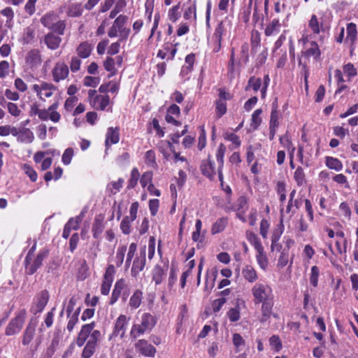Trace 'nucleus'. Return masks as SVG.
Here are the masks:
<instances>
[{
  "instance_id": "c756f323",
  "label": "nucleus",
  "mask_w": 358,
  "mask_h": 358,
  "mask_svg": "<svg viewBox=\"0 0 358 358\" xmlns=\"http://www.w3.org/2000/svg\"><path fill=\"white\" fill-rule=\"evenodd\" d=\"M143 292L141 290H136L129 299V306L131 309H137L141 304Z\"/></svg>"
},
{
  "instance_id": "ddd939ff",
  "label": "nucleus",
  "mask_w": 358,
  "mask_h": 358,
  "mask_svg": "<svg viewBox=\"0 0 358 358\" xmlns=\"http://www.w3.org/2000/svg\"><path fill=\"white\" fill-rule=\"evenodd\" d=\"M225 31L226 29L222 22H220L215 27V31L212 36L213 52H217L220 51L222 45V36Z\"/></svg>"
},
{
  "instance_id": "a19ab883",
  "label": "nucleus",
  "mask_w": 358,
  "mask_h": 358,
  "mask_svg": "<svg viewBox=\"0 0 358 358\" xmlns=\"http://www.w3.org/2000/svg\"><path fill=\"white\" fill-rule=\"evenodd\" d=\"M294 178L298 186L304 185L306 183V176L301 166H298L294 173Z\"/></svg>"
},
{
  "instance_id": "6e6552de",
  "label": "nucleus",
  "mask_w": 358,
  "mask_h": 358,
  "mask_svg": "<svg viewBox=\"0 0 358 358\" xmlns=\"http://www.w3.org/2000/svg\"><path fill=\"white\" fill-rule=\"evenodd\" d=\"M41 63V53L38 49L30 50L24 57V68L29 72H35L40 67Z\"/></svg>"
},
{
  "instance_id": "e433bc0d",
  "label": "nucleus",
  "mask_w": 358,
  "mask_h": 358,
  "mask_svg": "<svg viewBox=\"0 0 358 358\" xmlns=\"http://www.w3.org/2000/svg\"><path fill=\"white\" fill-rule=\"evenodd\" d=\"M34 136L33 132L27 128L20 129L17 140L22 143H30L33 141Z\"/></svg>"
},
{
  "instance_id": "2f4dec72",
  "label": "nucleus",
  "mask_w": 358,
  "mask_h": 358,
  "mask_svg": "<svg viewBox=\"0 0 358 358\" xmlns=\"http://www.w3.org/2000/svg\"><path fill=\"white\" fill-rule=\"evenodd\" d=\"M83 7L81 3H71L69 6L66 14L69 17H76L83 14Z\"/></svg>"
},
{
  "instance_id": "4468645a",
  "label": "nucleus",
  "mask_w": 358,
  "mask_h": 358,
  "mask_svg": "<svg viewBox=\"0 0 358 358\" xmlns=\"http://www.w3.org/2000/svg\"><path fill=\"white\" fill-rule=\"evenodd\" d=\"M37 324L36 320H29L22 334V343L23 345H28L31 342L36 334Z\"/></svg>"
},
{
  "instance_id": "423d86ee",
  "label": "nucleus",
  "mask_w": 358,
  "mask_h": 358,
  "mask_svg": "<svg viewBox=\"0 0 358 358\" xmlns=\"http://www.w3.org/2000/svg\"><path fill=\"white\" fill-rule=\"evenodd\" d=\"M48 254L49 250L44 248L40 250L36 257H25V273L28 275H33L42 265L43 261L48 256Z\"/></svg>"
},
{
  "instance_id": "aec40b11",
  "label": "nucleus",
  "mask_w": 358,
  "mask_h": 358,
  "mask_svg": "<svg viewBox=\"0 0 358 358\" xmlns=\"http://www.w3.org/2000/svg\"><path fill=\"white\" fill-rule=\"evenodd\" d=\"M226 151L225 146L221 143L219 145L218 148L216 152V159L217 162L218 163V169H217V174L219 180L220 181L221 184L223 183L224 180V176L222 173V168L224 166V157Z\"/></svg>"
},
{
  "instance_id": "603ef678",
  "label": "nucleus",
  "mask_w": 358,
  "mask_h": 358,
  "mask_svg": "<svg viewBox=\"0 0 358 358\" xmlns=\"http://www.w3.org/2000/svg\"><path fill=\"white\" fill-rule=\"evenodd\" d=\"M127 5L125 0H117L114 8L110 13V18L113 19L119 13L122 11Z\"/></svg>"
},
{
  "instance_id": "864d4df0",
  "label": "nucleus",
  "mask_w": 358,
  "mask_h": 358,
  "mask_svg": "<svg viewBox=\"0 0 358 358\" xmlns=\"http://www.w3.org/2000/svg\"><path fill=\"white\" fill-rule=\"evenodd\" d=\"M278 117H279V113H278L277 106H273L271 113L270 122H269L270 127H275V128L278 127V126H279Z\"/></svg>"
},
{
  "instance_id": "4c0bfd02",
  "label": "nucleus",
  "mask_w": 358,
  "mask_h": 358,
  "mask_svg": "<svg viewBox=\"0 0 358 358\" xmlns=\"http://www.w3.org/2000/svg\"><path fill=\"white\" fill-rule=\"evenodd\" d=\"M228 223L227 217L218 219L212 226L211 232L213 234H218L222 231Z\"/></svg>"
},
{
  "instance_id": "f3484780",
  "label": "nucleus",
  "mask_w": 358,
  "mask_h": 358,
  "mask_svg": "<svg viewBox=\"0 0 358 358\" xmlns=\"http://www.w3.org/2000/svg\"><path fill=\"white\" fill-rule=\"evenodd\" d=\"M200 170L201 173L210 180H213L215 179L216 175L215 163L210 159V156H208L207 159L203 160L201 162Z\"/></svg>"
},
{
  "instance_id": "412c9836",
  "label": "nucleus",
  "mask_w": 358,
  "mask_h": 358,
  "mask_svg": "<svg viewBox=\"0 0 358 358\" xmlns=\"http://www.w3.org/2000/svg\"><path fill=\"white\" fill-rule=\"evenodd\" d=\"M105 229L104 217L101 215H97L94 221L92 232L94 238H99Z\"/></svg>"
},
{
  "instance_id": "c03bdc74",
  "label": "nucleus",
  "mask_w": 358,
  "mask_h": 358,
  "mask_svg": "<svg viewBox=\"0 0 358 358\" xmlns=\"http://www.w3.org/2000/svg\"><path fill=\"white\" fill-rule=\"evenodd\" d=\"M145 163L150 167L156 168V156L155 152L152 150H150L145 153Z\"/></svg>"
},
{
  "instance_id": "7ed1b4c3",
  "label": "nucleus",
  "mask_w": 358,
  "mask_h": 358,
  "mask_svg": "<svg viewBox=\"0 0 358 358\" xmlns=\"http://www.w3.org/2000/svg\"><path fill=\"white\" fill-rule=\"evenodd\" d=\"M308 27L312 32L311 34H303L301 41L303 44L308 43L310 39L315 38V36H320V41H323L324 39V34L329 29V26L326 24L325 20L323 17H319L316 14H312L308 21Z\"/></svg>"
},
{
  "instance_id": "79ce46f5",
  "label": "nucleus",
  "mask_w": 358,
  "mask_h": 358,
  "mask_svg": "<svg viewBox=\"0 0 358 358\" xmlns=\"http://www.w3.org/2000/svg\"><path fill=\"white\" fill-rule=\"evenodd\" d=\"M140 173L137 168L134 167L132 169L131 171V176L128 181L127 188L133 189L134 188L139 180Z\"/></svg>"
},
{
  "instance_id": "052dcab7",
  "label": "nucleus",
  "mask_w": 358,
  "mask_h": 358,
  "mask_svg": "<svg viewBox=\"0 0 358 358\" xmlns=\"http://www.w3.org/2000/svg\"><path fill=\"white\" fill-rule=\"evenodd\" d=\"M66 27V23L64 20H58L53 24L50 29L59 35H63Z\"/></svg>"
},
{
  "instance_id": "bb28decb",
  "label": "nucleus",
  "mask_w": 358,
  "mask_h": 358,
  "mask_svg": "<svg viewBox=\"0 0 358 358\" xmlns=\"http://www.w3.org/2000/svg\"><path fill=\"white\" fill-rule=\"evenodd\" d=\"M346 30L347 36L345 38V42L352 45L355 43L357 36L356 24L353 22L348 23L347 24Z\"/></svg>"
},
{
  "instance_id": "9b49d317",
  "label": "nucleus",
  "mask_w": 358,
  "mask_h": 358,
  "mask_svg": "<svg viewBox=\"0 0 358 358\" xmlns=\"http://www.w3.org/2000/svg\"><path fill=\"white\" fill-rule=\"evenodd\" d=\"M49 300V293L47 290H42L34 298L31 308V312L36 315L43 310Z\"/></svg>"
},
{
  "instance_id": "1a4fd4ad",
  "label": "nucleus",
  "mask_w": 358,
  "mask_h": 358,
  "mask_svg": "<svg viewBox=\"0 0 358 358\" xmlns=\"http://www.w3.org/2000/svg\"><path fill=\"white\" fill-rule=\"evenodd\" d=\"M26 314V310L22 309L10 321L5 330L6 336H13L20 331L24 323Z\"/></svg>"
},
{
  "instance_id": "b1692460",
  "label": "nucleus",
  "mask_w": 358,
  "mask_h": 358,
  "mask_svg": "<svg viewBox=\"0 0 358 358\" xmlns=\"http://www.w3.org/2000/svg\"><path fill=\"white\" fill-rule=\"evenodd\" d=\"M44 42L50 50L57 49L62 42V38L52 33H48L44 37Z\"/></svg>"
},
{
  "instance_id": "c85d7f7f",
  "label": "nucleus",
  "mask_w": 358,
  "mask_h": 358,
  "mask_svg": "<svg viewBox=\"0 0 358 358\" xmlns=\"http://www.w3.org/2000/svg\"><path fill=\"white\" fill-rule=\"evenodd\" d=\"M248 241L254 247L255 250L263 248V245L258 236L252 231H247L245 233Z\"/></svg>"
},
{
  "instance_id": "e2e57ef3",
  "label": "nucleus",
  "mask_w": 358,
  "mask_h": 358,
  "mask_svg": "<svg viewBox=\"0 0 358 358\" xmlns=\"http://www.w3.org/2000/svg\"><path fill=\"white\" fill-rule=\"evenodd\" d=\"M83 215H80L75 218H71L65 224L71 230H77L79 228L80 223L83 220Z\"/></svg>"
},
{
  "instance_id": "4be33fe9",
  "label": "nucleus",
  "mask_w": 358,
  "mask_h": 358,
  "mask_svg": "<svg viewBox=\"0 0 358 358\" xmlns=\"http://www.w3.org/2000/svg\"><path fill=\"white\" fill-rule=\"evenodd\" d=\"M280 20L278 18H273L266 24L264 34L266 36H275L280 32Z\"/></svg>"
},
{
  "instance_id": "58836bf2",
  "label": "nucleus",
  "mask_w": 358,
  "mask_h": 358,
  "mask_svg": "<svg viewBox=\"0 0 358 358\" xmlns=\"http://www.w3.org/2000/svg\"><path fill=\"white\" fill-rule=\"evenodd\" d=\"M127 249V248L126 245H120L117 248L115 256L114 257V262L116 266L120 267L122 266L124 262Z\"/></svg>"
},
{
  "instance_id": "c9c22d12",
  "label": "nucleus",
  "mask_w": 358,
  "mask_h": 358,
  "mask_svg": "<svg viewBox=\"0 0 358 358\" xmlns=\"http://www.w3.org/2000/svg\"><path fill=\"white\" fill-rule=\"evenodd\" d=\"M262 85V80L260 78L252 76L249 78L248 85H246L245 90L248 91L252 89L254 92H257L260 90Z\"/></svg>"
},
{
  "instance_id": "393cba45",
  "label": "nucleus",
  "mask_w": 358,
  "mask_h": 358,
  "mask_svg": "<svg viewBox=\"0 0 358 358\" xmlns=\"http://www.w3.org/2000/svg\"><path fill=\"white\" fill-rule=\"evenodd\" d=\"M302 53L306 57H313L315 59H318L321 55L318 44L313 41L310 43V47Z\"/></svg>"
},
{
  "instance_id": "a878e982",
  "label": "nucleus",
  "mask_w": 358,
  "mask_h": 358,
  "mask_svg": "<svg viewBox=\"0 0 358 358\" xmlns=\"http://www.w3.org/2000/svg\"><path fill=\"white\" fill-rule=\"evenodd\" d=\"M243 278L249 282H255L258 279L256 270L250 265H246L242 271Z\"/></svg>"
},
{
  "instance_id": "5701e85b",
  "label": "nucleus",
  "mask_w": 358,
  "mask_h": 358,
  "mask_svg": "<svg viewBox=\"0 0 358 358\" xmlns=\"http://www.w3.org/2000/svg\"><path fill=\"white\" fill-rule=\"evenodd\" d=\"M93 50V45L87 41L80 43L76 48L78 57L86 59L90 57Z\"/></svg>"
},
{
  "instance_id": "774afa93",
  "label": "nucleus",
  "mask_w": 358,
  "mask_h": 358,
  "mask_svg": "<svg viewBox=\"0 0 358 358\" xmlns=\"http://www.w3.org/2000/svg\"><path fill=\"white\" fill-rule=\"evenodd\" d=\"M100 83V78L99 77L94 76H85L83 80L84 85L87 87H96Z\"/></svg>"
},
{
  "instance_id": "6e6d98bb",
  "label": "nucleus",
  "mask_w": 358,
  "mask_h": 358,
  "mask_svg": "<svg viewBox=\"0 0 358 358\" xmlns=\"http://www.w3.org/2000/svg\"><path fill=\"white\" fill-rule=\"evenodd\" d=\"M123 182L124 180L122 178H119L117 181H113L110 182L107 186V189L110 192L111 194H115L120 190Z\"/></svg>"
},
{
  "instance_id": "ea45409f",
  "label": "nucleus",
  "mask_w": 358,
  "mask_h": 358,
  "mask_svg": "<svg viewBox=\"0 0 358 358\" xmlns=\"http://www.w3.org/2000/svg\"><path fill=\"white\" fill-rule=\"evenodd\" d=\"M326 165L331 169H334L336 171H340L343 169L342 162L337 158L332 157H326Z\"/></svg>"
},
{
  "instance_id": "13d9d810",
  "label": "nucleus",
  "mask_w": 358,
  "mask_h": 358,
  "mask_svg": "<svg viewBox=\"0 0 358 358\" xmlns=\"http://www.w3.org/2000/svg\"><path fill=\"white\" fill-rule=\"evenodd\" d=\"M284 227L282 224V222L281 221L280 224L278 225V227L275 229L272 233L271 236V242H273V244L275 245V243L278 242L281 235L283 233Z\"/></svg>"
},
{
  "instance_id": "bf43d9fd",
  "label": "nucleus",
  "mask_w": 358,
  "mask_h": 358,
  "mask_svg": "<svg viewBox=\"0 0 358 358\" xmlns=\"http://www.w3.org/2000/svg\"><path fill=\"white\" fill-rule=\"evenodd\" d=\"M153 174L152 171H145L144 172L141 178H139L140 183L143 187H145L147 185H149L152 183Z\"/></svg>"
},
{
  "instance_id": "20e7f679",
  "label": "nucleus",
  "mask_w": 358,
  "mask_h": 358,
  "mask_svg": "<svg viewBox=\"0 0 358 358\" xmlns=\"http://www.w3.org/2000/svg\"><path fill=\"white\" fill-rule=\"evenodd\" d=\"M128 20V17L124 15H120L113 22L112 26L108 31V36L110 38L119 36L120 41H125L128 38L130 29L124 27Z\"/></svg>"
},
{
  "instance_id": "5fc2aeb1",
  "label": "nucleus",
  "mask_w": 358,
  "mask_h": 358,
  "mask_svg": "<svg viewBox=\"0 0 358 358\" xmlns=\"http://www.w3.org/2000/svg\"><path fill=\"white\" fill-rule=\"evenodd\" d=\"M262 113V110L259 108L255 110L252 114L251 117V126L254 129H257L262 122L261 114Z\"/></svg>"
},
{
  "instance_id": "f8f14e48",
  "label": "nucleus",
  "mask_w": 358,
  "mask_h": 358,
  "mask_svg": "<svg viewBox=\"0 0 358 358\" xmlns=\"http://www.w3.org/2000/svg\"><path fill=\"white\" fill-rule=\"evenodd\" d=\"M69 73V66L64 62H57L52 70V79L55 83L66 79Z\"/></svg>"
},
{
  "instance_id": "39448f33",
  "label": "nucleus",
  "mask_w": 358,
  "mask_h": 358,
  "mask_svg": "<svg viewBox=\"0 0 358 358\" xmlns=\"http://www.w3.org/2000/svg\"><path fill=\"white\" fill-rule=\"evenodd\" d=\"M88 99L91 106L101 110L112 111V103L110 101V96L108 94H96V91L90 90L88 92Z\"/></svg>"
},
{
  "instance_id": "680f3d73",
  "label": "nucleus",
  "mask_w": 358,
  "mask_h": 358,
  "mask_svg": "<svg viewBox=\"0 0 358 358\" xmlns=\"http://www.w3.org/2000/svg\"><path fill=\"white\" fill-rule=\"evenodd\" d=\"M145 331V329L140 324H134L130 331V336L131 338H136L137 337L143 335Z\"/></svg>"
},
{
  "instance_id": "69168bd1",
  "label": "nucleus",
  "mask_w": 358,
  "mask_h": 358,
  "mask_svg": "<svg viewBox=\"0 0 358 358\" xmlns=\"http://www.w3.org/2000/svg\"><path fill=\"white\" fill-rule=\"evenodd\" d=\"M289 262V252L288 250L284 249L279 257L278 261V267L279 268H283L285 267Z\"/></svg>"
},
{
  "instance_id": "338daca9",
  "label": "nucleus",
  "mask_w": 358,
  "mask_h": 358,
  "mask_svg": "<svg viewBox=\"0 0 358 358\" xmlns=\"http://www.w3.org/2000/svg\"><path fill=\"white\" fill-rule=\"evenodd\" d=\"M22 169L32 182L36 181L38 178L37 173L31 166L28 164H24Z\"/></svg>"
},
{
  "instance_id": "9d476101",
  "label": "nucleus",
  "mask_w": 358,
  "mask_h": 358,
  "mask_svg": "<svg viewBox=\"0 0 358 358\" xmlns=\"http://www.w3.org/2000/svg\"><path fill=\"white\" fill-rule=\"evenodd\" d=\"M32 90L40 100L45 101V98H50L54 94L57 87L51 83L43 81L40 84L33 85Z\"/></svg>"
},
{
  "instance_id": "cd10ccee",
  "label": "nucleus",
  "mask_w": 358,
  "mask_h": 358,
  "mask_svg": "<svg viewBox=\"0 0 358 358\" xmlns=\"http://www.w3.org/2000/svg\"><path fill=\"white\" fill-rule=\"evenodd\" d=\"M157 320L155 317L150 313H144L141 317L142 325L146 331H150L155 325Z\"/></svg>"
},
{
  "instance_id": "37998d69",
  "label": "nucleus",
  "mask_w": 358,
  "mask_h": 358,
  "mask_svg": "<svg viewBox=\"0 0 358 358\" xmlns=\"http://www.w3.org/2000/svg\"><path fill=\"white\" fill-rule=\"evenodd\" d=\"M310 151H312V149L310 150ZM307 155L308 156L303 155V146L299 145L297 153L299 161L301 164L306 166V167H308L310 166V157L311 155V152H308Z\"/></svg>"
},
{
  "instance_id": "8fccbe9b",
  "label": "nucleus",
  "mask_w": 358,
  "mask_h": 358,
  "mask_svg": "<svg viewBox=\"0 0 358 358\" xmlns=\"http://www.w3.org/2000/svg\"><path fill=\"white\" fill-rule=\"evenodd\" d=\"M34 39V30L31 27H27L24 29L22 35V43L24 44L31 43Z\"/></svg>"
},
{
  "instance_id": "de8ad7c7",
  "label": "nucleus",
  "mask_w": 358,
  "mask_h": 358,
  "mask_svg": "<svg viewBox=\"0 0 358 358\" xmlns=\"http://www.w3.org/2000/svg\"><path fill=\"white\" fill-rule=\"evenodd\" d=\"M1 13L7 18L6 26L8 28L13 27V20L14 17V12L10 7H6L1 10Z\"/></svg>"
},
{
  "instance_id": "f704fd0d",
  "label": "nucleus",
  "mask_w": 358,
  "mask_h": 358,
  "mask_svg": "<svg viewBox=\"0 0 358 358\" xmlns=\"http://www.w3.org/2000/svg\"><path fill=\"white\" fill-rule=\"evenodd\" d=\"M252 0H250L247 6H244L241 8V13L239 14V18L245 24L249 22L250 14L252 12Z\"/></svg>"
},
{
  "instance_id": "3c124183",
  "label": "nucleus",
  "mask_w": 358,
  "mask_h": 358,
  "mask_svg": "<svg viewBox=\"0 0 358 358\" xmlns=\"http://www.w3.org/2000/svg\"><path fill=\"white\" fill-rule=\"evenodd\" d=\"M183 17L187 20H194L196 19V2L188 6L183 14Z\"/></svg>"
},
{
  "instance_id": "f257e3e1",
  "label": "nucleus",
  "mask_w": 358,
  "mask_h": 358,
  "mask_svg": "<svg viewBox=\"0 0 358 358\" xmlns=\"http://www.w3.org/2000/svg\"><path fill=\"white\" fill-rule=\"evenodd\" d=\"M251 292L254 298V303L262 304L261 316L259 319L261 323L268 320L272 315L276 317V315L273 313L275 296L271 286L265 283H256L252 287Z\"/></svg>"
},
{
  "instance_id": "a211bd4d",
  "label": "nucleus",
  "mask_w": 358,
  "mask_h": 358,
  "mask_svg": "<svg viewBox=\"0 0 358 358\" xmlns=\"http://www.w3.org/2000/svg\"><path fill=\"white\" fill-rule=\"evenodd\" d=\"M120 141L119 127H108L106 134L105 146L108 150L111 145L116 144Z\"/></svg>"
},
{
  "instance_id": "49530a36",
  "label": "nucleus",
  "mask_w": 358,
  "mask_h": 358,
  "mask_svg": "<svg viewBox=\"0 0 358 358\" xmlns=\"http://www.w3.org/2000/svg\"><path fill=\"white\" fill-rule=\"evenodd\" d=\"M115 65V59L110 57H108L103 62L104 69L110 73L109 77L116 74L117 70Z\"/></svg>"
},
{
  "instance_id": "dca6fc26",
  "label": "nucleus",
  "mask_w": 358,
  "mask_h": 358,
  "mask_svg": "<svg viewBox=\"0 0 358 358\" xmlns=\"http://www.w3.org/2000/svg\"><path fill=\"white\" fill-rule=\"evenodd\" d=\"M129 321V317L124 315H120L116 320L113 334L120 336L121 338L124 336Z\"/></svg>"
},
{
  "instance_id": "0e129e2a",
  "label": "nucleus",
  "mask_w": 358,
  "mask_h": 358,
  "mask_svg": "<svg viewBox=\"0 0 358 358\" xmlns=\"http://www.w3.org/2000/svg\"><path fill=\"white\" fill-rule=\"evenodd\" d=\"M133 220H130L128 217H124L120 223V229L124 234L128 235L131 233V224Z\"/></svg>"
},
{
  "instance_id": "7c9ffc66",
  "label": "nucleus",
  "mask_w": 358,
  "mask_h": 358,
  "mask_svg": "<svg viewBox=\"0 0 358 358\" xmlns=\"http://www.w3.org/2000/svg\"><path fill=\"white\" fill-rule=\"evenodd\" d=\"M256 259L259 266L264 271H265L268 264V258L264 252V249L261 248L259 250H256Z\"/></svg>"
},
{
  "instance_id": "6ab92c4d",
  "label": "nucleus",
  "mask_w": 358,
  "mask_h": 358,
  "mask_svg": "<svg viewBox=\"0 0 358 358\" xmlns=\"http://www.w3.org/2000/svg\"><path fill=\"white\" fill-rule=\"evenodd\" d=\"M145 251L143 250L141 252L139 255L136 257L134 260L131 271L132 276H137L138 273L143 270L145 265Z\"/></svg>"
},
{
  "instance_id": "72a5a7b5",
  "label": "nucleus",
  "mask_w": 358,
  "mask_h": 358,
  "mask_svg": "<svg viewBox=\"0 0 358 358\" xmlns=\"http://www.w3.org/2000/svg\"><path fill=\"white\" fill-rule=\"evenodd\" d=\"M166 275V271L159 265H156L152 270V280L155 285L161 284Z\"/></svg>"
},
{
  "instance_id": "f03ea898",
  "label": "nucleus",
  "mask_w": 358,
  "mask_h": 358,
  "mask_svg": "<svg viewBox=\"0 0 358 358\" xmlns=\"http://www.w3.org/2000/svg\"><path fill=\"white\" fill-rule=\"evenodd\" d=\"M94 322L82 326L76 338V345L81 348L84 346L82 358H91L96 352L98 345L101 339L99 330L94 329Z\"/></svg>"
},
{
  "instance_id": "0eeeda50",
  "label": "nucleus",
  "mask_w": 358,
  "mask_h": 358,
  "mask_svg": "<svg viewBox=\"0 0 358 358\" xmlns=\"http://www.w3.org/2000/svg\"><path fill=\"white\" fill-rule=\"evenodd\" d=\"M217 92V99L215 101V113L217 117L220 118L227 113V101L232 99L234 96L225 87L219 88Z\"/></svg>"
},
{
  "instance_id": "09e8293b",
  "label": "nucleus",
  "mask_w": 358,
  "mask_h": 358,
  "mask_svg": "<svg viewBox=\"0 0 358 358\" xmlns=\"http://www.w3.org/2000/svg\"><path fill=\"white\" fill-rule=\"evenodd\" d=\"M180 8V4L178 3L177 5L173 6L169 9L168 12V18L173 22H176L180 17V13L179 11Z\"/></svg>"
},
{
  "instance_id": "2eb2a0df",
  "label": "nucleus",
  "mask_w": 358,
  "mask_h": 358,
  "mask_svg": "<svg viewBox=\"0 0 358 358\" xmlns=\"http://www.w3.org/2000/svg\"><path fill=\"white\" fill-rule=\"evenodd\" d=\"M136 350L145 357H153L157 352L156 348L145 339L138 340L135 344Z\"/></svg>"
},
{
  "instance_id": "473e14b6",
  "label": "nucleus",
  "mask_w": 358,
  "mask_h": 358,
  "mask_svg": "<svg viewBox=\"0 0 358 358\" xmlns=\"http://www.w3.org/2000/svg\"><path fill=\"white\" fill-rule=\"evenodd\" d=\"M57 19L58 16L55 13H48L41 18V22L45 27L50 29Z\"/></svg>"
},
{
  "instance_id": "4d7b16f0",
  "label": "nucleus",
  "mask_w": 358,
  "mask_h": 358,
  "mask_svg": "<svg viewBox=\"0 0 358 358\" xmlns=\"http://www.w3.org/2000/svg\"><path fill=\"white\" fill-rule=\"evenodd\" d=\"M320 275V269L317 266H313L310 270V283L313 287H317L318 285V278Z\"/></svg>"
},
{
  "instance_id": "a18cd8bd",
  "label": "nucleus",
  "mask_w": 358,
  "mask_h": 358,
  "mask_svg": "<svg viewBox=\"0 0 358 358\" xmlns=\"http://www.w3.org/2000/svg\"><path fill=\"white\" fill-rule=\"evenodd\" d=\"M59 107V102L55 101L51 106H50L48 108V111H50V120L54 122H58L60 120L61 115L57 111V109Z\"/></svg>"
}]
</instances>
